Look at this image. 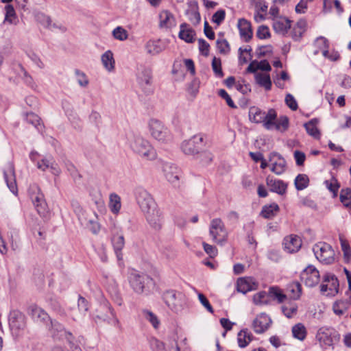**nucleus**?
<instances>
[{
    "instance_id": "nucleus-53",
    "label": "nucleus",
    "mask_w": 351,
    "mask_h": 351,
    "mask_svg": "<svg viewBox=\"0 0 351 351\" xmlns=\"http://www.w3.org/2000/svg\"><path fill=\"white\" fill-rule=\"evenodd\" d=\"M77 307L80 313L84 315L88 311L89 308L88 301L84 297L79 296Z\"/></svg>"
},
{
    "instance_id": "nucleus-56",
    "label": "nucleus",
    "mask_w": 351,
    "mask_h": 351,
    "mask_svg": "<svg viewBox=\"0 0 351 351\" xmlns=\"http://www.w3.org/2000/svg\"><path fill=\"white\" fill-rule=\"evenodd\" d=\"M204 251L210 258H214L217 255L218 251L215 246L208 244L205 242L202 243Z\"/></svg>"
},
{
    "instance_id": "nucleus-29",
    "label": "nucleus",
    "mask_w": 351,
    "mask_h": 351,
    "mask_svg": "<svg viewBox=\"0 0 351 351\" xmlns=\"http://www.w3.org/2000/svg\"><path fill=\"white\" fill-rule=\"evenodd\" d=\"M271 124L269 130H276L285 132L289 127V119L286 116H281L278 119L277 112L275 110V118L271 121Z\"/></svg>"
},
{
    "instance_id": "nucleus-28",
    "label": "nucleus",
    "mask_w": 351,
    "mask_h": 351,
    "mask_svg": "<svg viewBox=\"0 0 351 351\" xmlns=\"http://www.w3.org/2000/svg\"><path fill=\"white\" fill-rule=\"evenodd\" d=\"M101 308L104 310H107V313L104 315H98L97 317L99 319H103L104 321L112 319L113 324L117 325L119 324V319L117 317L116 313L108 302H104V303L101 305Z\"/></svg>"
},
{
    "instance_id": "nucleus-55",
    "label": "nucleus",
    "mask_w": 351,
    "mask_h": 351,
    "mask_svg": "<svg viewBox=\"0 0 351 351\" xmlns=\"http://www.w3.org/2000/svg\"><path fill=\"white\" fill-rule=\"evenodd\" d=\"M226 12L223 10H217L212 17V21L217 25H220L225 19Z\"/></svg>"
},
{
    "instance_id": "nucleus-3",
    "label": "nucleus",
    "mask_w": 351,
    "mask_h": 351,
    "mask_svg": "<svg viewBox=\"0 0 351 351\" xmlns=\"http://www.w3.org/2000/svg\"><path fill=\"white\" fill-rule=\"evenodd\" d=\"M136 81L144 94L149 95L154 93L153 73L151 67L143 64H137Z\"/></svg>"
},
{
    "instance_id": "nucleus-12",
    "label": "nucleus",
    "mask_w": 351,
    "mask_h": 351,
    "mask_svg": "<svg viewBox=\"0 0 351 351\" xmlns=\"http://www.w3.org/2000/svg\"><path fill=\"white\" fill-rule=\"evenodd\" d=\"M300 278L307 287H313L319 283L320 276L319 271L313 265H308L301 272Z\"/></svg>"
},
{
    "instance_id": "nucleus-36",
    "label": "nucleus",
    "mask_w": 351,
    "mask_h": 351,
    "mask_svg": "<svg viewBox=\"0 0 351 351\" xmlns=\"http://www.w3.org/2000/svg\"><path fill=\"white\" fill-rule=\"evenodd\" d=\"M279 209L278 205L273 203L270 205L264 206L262 208L261 215L265 219H271L276 215Z\"/></svg>"
},
{
    "instance_id": "nucleus-20",
    "label": "nucleus",
    "mask_w": 351,
    "mask_h": 351,
    "mask_svg": "<svg viewBox=\"0 0 351 351\" xmlns=\"http://www.w3.org/2000/svg\"><path fill=\"white\" fill-rule=\"evenodd\" d=\"M3 176L7 186L10 191L14 195H17L18 189L16 182L14 168L10 165L6 170L3 171Z\"/></svg>"
},
{
    "instance_id": "nucleus-45",
    "label": "nucleus",
    "mask_w": 351,
    "mask_h": 351,
    "mask_svg": "<svg viewBox=\"0 0 351 351\" xmlns=\"http://www.w3.org/2000/svg\"><path fill=\"white\" fill-rule=\"evenodd\" d=\"M26 121L27 123L34 125L38 130H41L43 126L40 123V118L33 112H29L26 114Z\"/></svg>"
},
{
    "instance_id": "nucleus-31",
    "label": "nucleus",
    "mask_w": 351,
    "mask_h": 351,
    "mask_svg": "<svg viewBox=\"0 0 351 351\" xmlns=\"http://www.w3.org/2000/svg\"><path fill=\"white\" fill-rule=\"evenodd\" d=\"M108 207L110 211L115 215H117L121 208V197L115 193H112L109 195Z\"/></svg>"
},
{
    "instance_id": "nucleus-39",
    "label": "nucleus",
    "mask_w": 351,
    "mask_h": 351,
    "mask_svg": "<svg viewBox=\"0 0 351 351\" xmlns=\"http://www.w3.org/2000/svg\"><path fill=\"white\" fill-rule=\"evenodd\" d=\"M5 14L3 23H8L10 24H16L17 19L15 10L12 5H7L5 7Z\"/></svg>"
},
{
    "instance_id": "nucleus-16",
    "label": "nucleus",
    "mask_w": 351,
    "mask_h": 351,
    "mask_svg": "<svg viewBox=\"0 0 351 351\" xmlns=\"http://www.w3.org/2000/svg\"><path fill=\"white\" fill-rule=\"evenodd\" d=\"M271 323L270 317L265 313H261L254 319L252 328L256 333L261 334L269 328Z\"/></svg>"
},
{
    "instance_id": "nucleus-41",
    "label": "nucleus",
    "mask_w": 351,
    "mask_h": 351,
    "mask_svg": "<svg viewBox=\"0 0 351 351\" xmlns=\"http://www.w3.org/2000/svg\"><path fill=\"white\" fill-rule=\"evenodd\" d=\"M324 282H328L329 285V291L330 292L328 293V294L332 293L333 292H337L339 283L338 280L335 275L330 274H326L324 277Z\"/></svg>"
},
{
    "instance_id": "nucleus-1",
    "label": "nucleus",
    "mask_w": 351,
    "mask_h": 351,
    "mask_svg": "<svg viewBox=\"0 0 351 351\" xmlns=\"http://www.w3.org/2000/svg\"><path fill=\"white\" fill-rule=\"evenodd\" d=\"M136 202L145 213L149 224L156 230L161 228L162 223L159 211L152 195L143 189H138L136 192Z\"/></svg>"
},
{
    "instance_id": "nucleus-21",
    "label": "nucleus",
    "mask_w": 351,
    "mask_h": 351,
    "mask_svg": "<svg viewBox=\"0 0 351 351\" xmlns=\"http://www.w3.org/2000/svg\"><path fill=\"white\" fill-rule=\"evenodd\" d=\"M28 312L36 322L47 323L50 320L47 313L36 305H31L28 308Z\"/></svg>"
},
{
    "instance_id": "nucleus-24",
    "label": "nucleus",
    "mask_w": 351,
    "mask_h": 351,
    "mask_svg": "<svg viewBox=\"0 0 351 351\" xmlns=\"http://www.w3.org/2000/svg\"><path fill=\"white\" fill-rule=\"evenodd\" d=\"M291 27V21L284 17H278L274 19L273 29L280 34H285Z\"/></svg>"
},
{
    "instance_id": "nucleus-13",
    "label": "nucleus",
    "mask_w": 351,
    "mask_h": 351,
    "mask_svg": "<svg viewBox=\"0 0 351 351\" xmlns=\"http://www.w3.org/2000/svg\"><path fill=\"white\" fill-rule=\"evenodd\" d=\"M162 169L166 179L172 184L178 185L179 180L182 176L181 170L172 163L164 164Z\"/></svg>"
},
{
    "instance_id": "nucleus-32",
    "label": "nucleus",
    "mask_w": 351,
    "mask_h": 351,
    "mask_svg": "<svg viewBox=\"0 0 351 351\" xmlns=\"http://www.w3.org/2000/svg\"><path fill=\"white\" fill-rule=\"evenodd\" d=\"M252 339L253 335L247 329H243L238 333L237 341L240 348H245Z\"/></svg>"
},
{
    "instance_id": "nucleus-52",
    "label": "nucleus",
    "mask_w": 351,
    "mask_h": 351,
    "mask_svg": "<svg viewBox=\"0 0 351 351\" xmlns=\"http://www.w3.org/2000/svg\"><path fill=\"white\" fill-rule=\"evenodd\" d=\"M212 68L217 77H222L223 73L221 69V62L219 58L214 57L212 61Z\"/></svg>"
},
{
    "instance_id": "nucleus-4",
    "label": "nucleus",
    "mask_w": 351,
    "mask_h": 351,
    "mask_svg": "<svg viewBox=\"0 0 351 351\" xmlns=\"http://www.w3.org/2000/svg\"><path fill=\"white\" fill-rule=\"evenodd\" d=\"M249 119L251 122L262 124L267 130L271 127V121L275 118V110L270 108L266 112L258 107L252 106L249 109Z\"/></svg>"
},
{
    "instance_id": "nucleus-61",
    "label": "nucleus",
    "mask_w": 351,
    "mask_h": 351,
    "mask_svg": "<svg viewBox=\"0 0 351 351\" xmlns=\"http://www.w3.org/2000/svg\"><path fill=\"white\" fill-rule=\"evenodd\" d=\"M315 45L319 49H328L329 48V41L325 37L319 36L317 38L315 41Z\"/></svg>"
},
{
    "instance_id": "nucleus-54",
    "label": "nucleus",
    "mask_w": 351,
    "mask_h": 351,
    "mask_svg": "<svg viewBox=\"0 0 351 351\" xmlns=\"http://www.w3.org/2000/svg\"><path fill=\"white\" fill-rule=\"evenodd\" d=\"M198 44H199V50L201 52V53L204 56H208L209 54V49H210L209 44L203 38H199L198 40Z\"/></svg>"
},
{
    "instance_id": "nucleus-46",
    "label": "nucleus",
    "mask_w": 351,
    "mask_h": 351,
    "mask_svg": "<svg viewBox=\"0 0 351 351\" xmlns=\"http://www.w3.org/2000/svg\"><path fill=\"white\" fill-rule=\"evenodd\" d=\"M298 306L295 303L285 304L282 306V311L284 315L290 318L296 314Z\"/></svg>"
},
{
    "instance_id": "nucleus-14",
    "label": "nucleus",
    "mask_w": 351,
    "mask_h": 351,
    "mask_svg": "<svg viewBox=\"0 0 351 351\" xmlns=\"http://www.w3.org/2000/svg\"><path fill=\"white\" fill-rule=\"evenodd\" d=\"M266 184L270 191L279 195H285L287 193L288 184L283 180L268 176L266 178Z\"/></svg>"
},
{
    "instance_id": "nucleus-62",
    "label": "nucleus",
    "mask_w": 351,
    "mask_h": 351,
    "mask_svg": "<svg viewBox=\"0 0 351 351\" xmlns=\"http://www.w3.org/2000/svg\"><path fill=\"white\" fill-rule=\"evenodd\" d=\"M108 229L111 233V235L119 234L122 232L121 228L117 224V223L112 219H110V221L108 224Z\"/></svg>"
},
{
    "instance_id": "nucleus-15",
    "label": "nucleus",
    "mask_w": 351,
    "mask_h": 351,
    "mask_svg": "<svg viewBox=\"0 0 351 351\" xmlns=\"http://www.w3.org/2000/svg\"><path fill=\"white\" fill-rule=\"evenodd\" d=\"M269 161L271 162V171L276 175H281L287 169V162L280 154L274 152L270 154Z\"/></svg>"
},
{
    "instance_id": "nucleus-48",
    "label": "nucleus",
    "mask_w": 351,
    "mask_h": 351,
    "mask_svg": "<svg viewBox=\"0 0 351 351\" xmlns=\"http://www.w3.org/2000/svg\"><path fill=\"white\" fill-rule=\"evenodd\" d=\"M142 313L143 317L152 324L154 328H157L158 327L160 322L155 314L148 310H143Z\"/></svg>"
},
{
    "instance_id": "nucleus-6",
    "label": "nucleus",
    "mask_w": 351,
    "mask_h": 351,
    "mask_svg": "<svg viewBox=\"0 0 351 351\" xmlns=\"http://www.w3.org/2000/svg\"><path fill=\"white\" fill-rule=\"evenodd\" d=\"M209 235L214 243L223 245L226 243L228 232L223 221L220 218H215L210 221L209 225Z\"/></svg>"
},
{
    "instance_id": "nucleus-47",
    "label": "nucleus",
    "mask_w": 351,
    "mask_h": 351,
    "mask_svg": "<svg viewBox=\"0 0 351 351\" xmlns=\"http://www.w3.org/2000/svg\"><path fill=\"white\" fill-rule=\"evenodd\" d=\"M340 200L346 207H351V189H342L340 193Z\"/></svg>"
},
{
    "instance_id": "nucleus-34",
    "label": "nucleus",
    "mask_w": 351,
    "mask_h": 351,
    "mask_svg": "<svg viewBox=\"0 0 351 351\" xmlns=\"http://www.w3.org/2000/svg\"><path fill=\"white\" fill-rule=\"evenodd\" d=\"M291 332L293 337L300 341H304L307 335V330L302 323H298L294 325L292 327Z\"/></svg>"
},
{
    "instance_id": "nucleus-27",
    "label": "nucleus",
    "mask_w": 351,
    "mask_h": 351,
    "mask_svg": "<svg viewBox=\"0 0 351 351\" xmlns=\"http://www.w3.org/2000/svg\"><path fill=\"white\" fill-rule=\"evenodd\" d=\"M160 26L161 27L171 28L176 25L173 14L168 10H162L159 14Z\"/></svg>"
},
{
    "instance_id": "nucleus-51",
    "label": "nucleus",
    "mask_w": 351,
    "mask_h": 351,
    "mask_svg": "<svg viewBox=\"0 0 351 351\" xmlns=\"http://www.w3.org/2000/svg\"><path fill=\"white\" fill-rule=\"evenodd\" d=\"M216 45L220 53L228 54L230 51V45L226 39H217Z\"/></svg>"
},
{
    "instance_id": "nucleus-2",
    "label": "nucleus",
    "mask_w": 351,
    "mask_h": 351,
    "mask_svg": "<svg viewBox=\"0 0 351 351\" xmlns=\"http://www.w3.org/2000/svg\"><path fill=\"white\" fill-rule=\"evenodd\" d=\"M132 151L140 157L147 160H154L157 153L150 142L140 135H134L130 141Z\"/></svg>"
},
{
    "instance_id": "nucleus-58",
    "label": "nucleus",
    "mask_w": 351,
    "mask_h": 351,
    "mask_svg": "<svg viewBox=\"0 0 351 351\" xmlns=\"http://www.w3.org/2000/svg\"><path fill=\"white\" fill-rule=\"evenodd\" d=\"M150 346L153 351H165V347L164 343L157 339H152L150 341Z\"/></svg>"
},
{
    "instance_id": "nucleus-26",
    "label": "nucleus",
    "mask_w": 351,
    "mask_h": 351,
    "mask_svg": "<svg viewBox=\"0 0 351 351\" xmlns=\"http://www.w3.org/2000/svg\"><path fill=\"white\" fill-rule=\"evenodd\" d=\"M332 330L327 328H321L317 332L316 339L322 346H330L332 344Z\"/></svg>"
},
{
    "instance_id": "nucleus-38",
    "label": "nucleus",
    "mask_w": 351,
    "mask_h": 351,
    "mask_svg": "<svg viewBox=\"0 0 351 351\" xmlns=\"http://www.w3.org/2000/svg\"><path fill=\"white\" fill-rule=\"evenodd\" d=\"M350 306L348 300H339L334 303L332 309L337 315H342L346 313Z\"/></svg>"
},
{
    "instance_id": "nucleus-9",
    "label": "nucleus",
    "mask_w": 351,
    "mask_h": 351,
    "mask_svg": "<svg viewBox=\"0 0 351 351\" xmlns=\"http://www.w3.org/2000/svg\"><path fill=\"white\" fill-rule=\"evenodd\" d=\"M28 194L38 213L45 216L47 213V203L40 187L36 184H31L28 189Z\"/></svg>"
},
{
    "instance_id": "nucleus-25",
    "label": "nucleus",
    "mask_w": 351,
    "mask_h": 351,
    "mask_svg": "<svg viewBox=\"0 0 351 351\" xmlns=\"http://www.w3.org/2000/svg\"><path fill=\"white\" fill-rule=\"evenodd\" d=\"M180 29L178 36L180 39L188 43H192L194 42L195 32L191 27H190L189 25L185 23H182L180 26Z\"/></svg>"
},
{
    "instance_id": "nucleus-63",
    "label": "nucleus",
    "mask_w": 351,
    "mask_h": 351,
    "mask_svg": "<svg viewBox=\"0 0 351 351\" xmlns=\"http://www.w3.org/2000/svg\"><path fill=\"white\" fill-rule=\"evenodd\" d=\"M285 103L292 110H296L298 109V103L292 95L287 94L286 95Z\"/></svg>"
},
{
    "instance_id": "nucleus-37",
    "label": "nucleus",
    "mask_w": 351,
    "mask_h": 351,
    "mask_svg": "<svg viewBox=\"0 0 351 351\" xmlns=\"http://www.w3.org/2000/svg\"><path fill=\"white\" fill-rule=\"evenodd\" d=\"M256 82L265 90H269L271 88V81L269 74L256 73L255 75Z\"/></svg>"
},
{
    "instance_id": "nucleus-44",
    "label": "nucleus",
    "mask_w": 351,
    "mask_h": 351,
    "mask_svg": "<svg viewBox=\"0 0 351 351\" xmlns=\"http://www.w3.org/2000/svg\"><path fill=\"white\" fill-rule=\"evenodd\" d=\"M75 75L77 84L82 88H86L89 84V80L86 73L79 69H75Z\"/></svg>"
},
{
    "instance_id": "nucleus-33",
    "label": "nucleus",
    "mask_w": 351,
    "mask_h": 351,
    "mask_svg": "<svg viewBox=\"0 0 351 351\" xmlns=\"http://www.w3.org/2000/svg\"><path fill=\"white\" fill-rule=\"evenodd\" d=\"M101 60L103 66L107 71L110 72L114 69L115 62L113 53L110 50H108L102 54Z\"/></svg>"
},
{
    "instance_id": "nucleus-64",
    "label": "nucleus",
    "mask_w": 351,
    "mask_h": 351,
    "mask_svg": "<svg viewBox=\"0 0 351 351\" xmlns=\"http://www.w3.org/2000/svg\"><path fill=\"white\" fill-rule=\"evenodd\" d=\"M308 2H310L309 0H300L295 6V12L298 14L305 13L308 8Z\"/></svg>"
},
{
    "instance_id": "nucleus-42",
    "label": "nucleus",
    "mask_w": 351,
    "mask_h": 351,
    "mask_svg": "<svg viewBox=\"0 0 351 351\" xmlns=\"http://www.w3.org/2000/svg\"><path fill=\"white\" fill-rule=\"evenodd\" d=\"M309 180L306 175L299 174L296 176L294 184L297 190L302 191L308 185Z\"/></svg>"
},
{
    "instance_id": "nucleus-40",
    "label": "nucleus",
    "mask_w": 351,
    "mask_h": 351,
    "mask_svg": "<svg viewBox=\"0 0 351 351\" xmlns=\"http://www.w3.org/2000/svg\"><path fill=\"white\" fill-rule=\"evenodd\" d=\"M269 299L273 298L276 299L279 303L283 302L287 298L286 295H285L279 288L276 287H271L269 288Z\"/></svg>"
},
{
    "instance_id": "nucleus-35",
    "label": "nucleus",
    "mask_w": 351,
    "mask_h": 351,
    "mask_svg": "<svg viewBox=\"0 0 351 351\" xmlns=\"http://www.w3.org/2000/svg\"><path fill=\"white\" fill-rule=\"evenodd\" d=\"M50 322L51 324V330L53 331L60 332V337H64L69 343L72 342L73 340V335L70 332L66 331L63 325L56 321H50Z\"/></svg>"
},
{
    "instance_id": "nucleus-18",
    "label": "nucleus",
    "mask_w": 351,
    "mask_h": 351,
    "mask_svg": "<svg viewBox=\"0 0 351 351\" xmlns=\"http://www.w3.org/2000/svg\"><path fill=\"white\" fill-rule=\"evenodd\" d=\"M284 248L289 253L297 252L302 246V240L300 237L291 234L284 239Z\"/></svg>"
},
{
    "instance_id": "nucleus-22",
    "label": "nucleus",
    "mask_w": 351,
    "mask_h": 351,
    "mask_svg": "<svg viewBox=\"0 0 351 351\" xmlns=\"http://www.w3.org/2000/svg\"><path fill=\"white\" fill-rule=\"evenodd\" d=\"M237 25L241 37L245 42H248L253 34L250 22L245 19H241L239 20Z\"/></svg>"
},
{
    "instance_id": "nucleus-23",
    "label": "nucleus",
    "mask_w": 351,
    "mask_h": 351,
    "mask_svg": "<svg viewBox=\"0 0 351 351\" xmlns=\"http://www.w3.org/2000/svg\"><path fill=\"white\" fill-rule=\"evenodd\" d=\"M111 241L117 259L122 261L123 254L121 251L125 245V239L122 232L119 234L112 235L111 237Z\"/></svg>"
},
{
    "instance_id": "nucleus-11",
    "label": "nucleus",
    "mask_w": 351,
    "mask_h": 351,
    "mask_svg": "<svg viewBox=\"0 0 351 351\" xmlns=\"http://www.w3.org/2000/svg\"><path fill=\"white\" fill-rule=\"evenodd\" d=\"M204 136L202 134H197L191 138L182 142L181 149L186 155L198 154L202 146Z\"/></svg>"
},
{
    "instance_id": "nucleus-17",
    "label": "nucleus",
    "mask_w": 351,
    "mask_h": 351,
    "mask_svg": "<svg viewBox=\"0 0 351 351\" xmlns=\"http://www.w3.org/2000/svg\"><path fill=\"white\" fill-rule=\"evenodd\" d=\"M9 325L15 332L23 330L25 327V316L19 311H12L9 319Z\"/></svg>"
},
{
    "instance_id": "nucleus-10",
    "label": "nucleus",
    "mask_w": 351,
    "mask_h": 351,
    "mask_svg": "<svg viewBox=\"0 0 351 351\" xmlns=\"http://www.w3.org/2000/svg\"><path fill=\"white\" fill-rule=\"evenodd\" d=\"M151 279L149 277L143 274H139L136 271L130 272L128 276V280L131 288L137 294H142L147 284Z\"/></svg>"
},
{
    "instance_id": "nucleus-57",
    "label": "nucleus",
    "mask_w": 351,
    "mask_h": 351,
    "mask_svg": "<svg viewBox=\"0 0 351 351\" xmlns=\"http://www.w3.org/2000/svg\"><path fill=\"white\" fill-rule=\"evenodd\" d=\"M219 95L226 100L227 104L228 106H230L232 108H236L237 106L234 104V101L231 99L230 96L228 95V93L224 90V89H220L219 90Z\"/></svg>"
},
{
    "instance_id": "nucleus-50",
    "label": "nucleus",
    "mask_w": 351,
    "mask_h": 351,
    "mask_svg": "<svg viewBox=\"0 0 351 351\" xmlns=\"http://www.w3.org/2000/svg\"><path fill=\"white\" fill-rule=\"evenodd\" d=\"M146 49L147 53L152 55H156L162 51L158 43L154 40H149L147 43Z\"/></svg>"
},
{
    "instance_id": "nucleus-7",
    "label": "nucleus",
    "mask_w": 351,
    "mask_h": 351,
    "mask_svg": "<svg viewBox=\"0 0 351 351\" xmlns=\"http://www.w3.org/2000/svg\"><path fill=\"white\" fill-rule=\"evenodd\" d=\"M162 300L166 305L175 313L182 311L185 300L184 295L182 292L173 289L165 291L162 294Z\"/></svg>"
},
{
    "instance_id": "nucleus-49",
    "label": "nucleus",
    "mask_w": 351,
    "mask_h": 351,
    "mask_svg": "<svg viewBox=\"0 0 351 351\" xmlns=\"http://www.w3.org/2000/svg\"><path fill=\"white\" fill-rule=\"evenodd\" d=\"M112 36L117 40L123 41L128 39V32L122 27H117L112 31Z\"/></svg>"
},
{
    "instance_id": "nucleus-19",
    "label": "nucleus",
    "mask_w": 351,
    "mask_h": 351,
    "mask_svg": "<svg viewBox=\"0 0 351 351\" xmlns=\"http://www.w3.org/2000/svg\"><path fill=\"white\" fill-rule=\"evenodd\" d=\"M257 287V284L254 282V279L250 277L239 278L237 282V291L246 293L250 291L255 290Z\"/></svg>"
},
{
    "instance_id": "nucleus-43",
    "label": "nucleus",
    "mask_w": 351,
    "mask_h": 351,
    "mask_svg": "<svg viewBox=\"0 0 351 351\" xmlns=\"http://www.w3.org/2000/svg\"><path fill=\"white\" fill-rule=\"evenodd\" d=\"M253 302L256 305L267 304L269 302V294L265 291H260L253 297Z\"/></svg>"
},
{
    "instance_id": "nucleus-5",
    "label": "nucleus",
    "mask_w": 351,
    "mask_h": 351,
    "mask_svg": "<svg viewBox=\"0 0 351 351\" xmlns=\"http://www.w3.org/2000/svg\"><path fill=\"white\" fill-rule=\"evenodd\" d=\"M148 130L151 136L161 143H168L172 141L170 131L158 119H152L149 121Z\"/></svg>"
},
{
    "instance_id": "nucleus-59",
    "label": "nucleus",
    "mask_w": 351,
    "mask_h": 351,
    "mask_svg": "<svg viewBox=\"0 0 351 351\" xmlns=\"http://www.w3.org/2000/svg\"><path fill=\"white\" fill-rule=\"evenodd\" d=\"M52 160L53 158H43L40 160L37 161L36 166L39 169L45 171L49 168V165Z\"/></svg>"
},
{
    "instance_id": "nucleus-30",
    "label": "nucleus",
    "mask_w": 351,
    "mask_h": 351,
    "mask_svg": "<svg viewBox=\"0 0 351 351\" xmlns=\"http://www.w3.org/2000/svg\"><path fill=\"white\" fill-rule=\"evenodd\" d=\"M318 122V119H313L304 124L307 134L315 139H319L321 137V132L317 126Z\"/></svg>"
},
{
    "instance_id": "nucleus-8",
    "label": "nucleus",
    "mask_w": 351,
    "mask_h": 351,
    "mask_svg": "<svg viewBox=\"0 0 351 351\" xmlns=\"http://www.w3.org/2000/svg\"><path fill=\"white\" fill-rule=\"evenodd\" d=\"M317 259L323 264L329 265L335 261V251L331 245L326 243H318L313 247Z\"/></svg>"
},
{
    "instance_id": "nucleus-60",
    "label": "nucleus",
    "mask_w": 351,
    "mask_h": 351,
    "mask_svg": "<svg viewBox=\"0 0 351 351\" xmlns=\"http://www.w3.org/2000/svg\"><path fill=\"white\" fill-rule=\"evenodd\" d=\"M256 36L260 39H265L270 36L269 28L265 25H261L258 27Z\"/></svg>"
}]
</instances>
